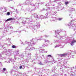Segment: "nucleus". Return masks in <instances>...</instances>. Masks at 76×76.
I'll use <instances>...</instances> for the list:
<instances>
[{
  "mask_svg": "<svg viewBox=\"0 0 76 76\" xmlns=\"http://www.w3.org/2000/svg\"><path fill=\"white\" fill-rule=\"evenodd\" d=\"M58 61H61L58 64V66L61 67L60 69H61L60 72V75L61 76H63V72H64V69H65L66 68H67L68 67L66 66V63L67 62V60H65L64 61H62V59L59 58L58 59ZM62 69V70L61 69Z\"/></svg>",
  "mask_w": 76,
  "mask_h": 76,
  "instance_id": "obj_1",
  "label": "nucleus"
},
{
  "mask_svg": "<svg viewBox=\"0 0 76 76\" xmlns=\"http://www.w3.org/2000/svg\"><path fill=\"white\" fill-rule=\"evenodd\" d=\"M71 18H72V20L71 21L70 23L68 24V27L69 29H73L75 31V32L76 33V26H75V25L74 24L72 23V22H74V21L76 22V19L73 17H71Z\"/></svg>",
  "mask_w": 76,
  "mask_h": 76,
  "instance_id": "obj_2",
  "label": "nucleus"
},
{
  "mask_svg": "<svg viewBox=\"0 0 76 76\" xmlns=\"http://www.w3.org/2000/svg\"><path fill=\"white\" fill-rule=\"evenodd\" d=\"M25 43L27 44V45H28V46L26 48V50H28V51H31V50H34L35 49V48L34 47H32L31 48V46L32 45H32L31 44V42H25Z\"/></svg>",
  "mask_w": 76,
  "mask_h": 76,
  "instance_id": "obj_3",
  "label": "nucleus"
},
{
  "mask_svg": "<svg viewBox=\"0 0 76 76\" xmlns=\"http://www.w3.org/2000/svg\"><path fill=\"white\" fill-rule=\"evenodd\" d=\"M26 21H22V23H23V25H25V24L26 23V22L28 23V24H31L32 23L31 22H32L33 21L32 17H30L29 18H26L25 19Z\"/></svg>",
  "mask_w": 76,
  "mask_h": 76,
  "instance_id": "obj_4",
  "label": "nucleus"
},
{
  "mask_svg": "<svg viewBox=\"0 0 76 76\" xmlns=\"http://www.w3.org/2000/svg\"><path fill=\"white\" fill-rule=\"evenodd\" d=\"M61 32H63V30L60 29V30H58L55 31V35L54 36L55 37H57V35H58L60 38V40L61 39V38H64L65 37L64 36H61L60 35L59 33Z\"/></svg>",
  "mask_w": 76,
  "mask_h": 76,
  "instance_id": "obj_5",
  "label": "nucleus"
},
{
  "mask_svg": "<svg viewBox=\"0 0 76 76\" xmlns=\"http://www.w3.org/2000/svg\"><path fill=\"white\" fill-rule=\"evenodd\" d=\"M42 36L39 39H37V37L35 38V39H32V40H31L30 41H31V44L32 45H35L37 44V42H38V40H39L40 41H41L42 40Z\"/></svg>",
  "mask_w": 76,
  "mask_h": 76,
  "instance_id": "obj_6",
  "label": "nucleus"
},
{
  "mask_svg": "<svg viewBox=\"0 0 76 76\" xmlns=\"http://www.w3.org/2000/svg\"><path fill=\"white\" fill-rule=\"evenodd\" d=\"M32 28L33 30L37 31L38 28H40V24H39V23H37L36 24H35V26L33 25L32 26Z\"/></svg>",
  "mask_w": 76,
  "mask_h": 76,
  "instance_id": "obj_7",
  "label": "nucleus"
},
{
  "mask_svg": "<svg viewBox=\"0 0 76 76\" xmlns=\"http://www.w3.org/2000/svg\"><path fill=\"white\" fill-rule=\"evenodd\" d=\"M51 12H47L46 13V14L45 15V16H46V17H45L43 15H41L39 16V19H45V18H47L48 16H49V15H51Z\"/></svg>",
  "mask_w": 76,
  "mask_h": 76,
  "instance_id": "obj_8",
  "label": "nucleus"
},
{
  "mask_svg": "<svg viewBox=\"0 0 76 76\" xmlns=\"http://www.w3.org/2000/svg\"><path fill=\"white\" fill-rule=\"evenodd\" d=\"M25 5H31V6H34L35 4H33L32 2V0H27L26 1V2L23 3Z\"/></svg>",
  "mask_w": 76,
  "mask_h": 76,
  "instance_id": "obj_9",
  "label": "nucleus"
},
{
  "mask_svg": "<svg viewBox=\"0 0 76 76\" xmlns=\"http://www.w3.org/2000/svg\"><path fill=\"white\" fill-rule=\"evenodd\" d=\"M29 60L30 62H32L33 64H35V59H31L29 58H27L26 59H25L24 61L27 63L29 62Z\"/></svg>",
  "mask_w": 76,
  "mask_h": 76,
  "instance_id": "obj_10",
  "label": "nucleus"
},
{
  "mask_svg": "<svg viewBox=\"0 0 76 76\" xmlns=\"http://www.w3.org/2000/svg\"><path fill=\"white\" fill-rule=\"evenodd\" d=\"M12 50L10 49H8V50L7 49H5L4 50L5 52H7L6 55L7 56H11L12 54Z\"/></svg>",
  "mask_w": 76,
  "mask_h": 76,
  "instance_id": "obj_11",
  "label": "nucleus"
},
{
  "mask_svg": "<svg viewBox=\"0 0 76 76\" xmlns=\"http://www.w3.org/2000/svg\"><path fill=\"white\" fill-rule=\"evenodd\" d=\"M5 59L7 60L6 61L7 62V63H10V61H11V62H12V64H14V62L15 61L16 59H17V58H15V59H13L12 58L10 59L9 58H5Z\"/></svg>",
  "mask_w": 76,
  "mask_h": 76,
  "instance_id": "obj_12",
  "label": "nucleus"
},
{
  "mask_svg": "<svg viewBox=\"0 0 76 76\" xmlns=\"http://www.w3.org/2000/svg\"><path fill=\"white\" fill-rule=\"evenodd\" d=\"M47 4L45 5V6L49 10H51V9H59L60 7H58V6H57L56 7H53V8H50L49 7V5H50V4Z\"/></svg>",
  "mask_w": 76,
  "mask_h": 76,
  "instance_id": "obj_13",
  "label": "nucleus"
},
{
  "mask_svg": "<svg viewBox=\"0 0 76 76\" xmlns=\"http://www.w3.org/2000/svg\"><path fill=\"white\" fill-rule=\"evenodd\" d=\"M3 10H5L3 12H6V11H7V9L6 8V7H0V11H1Z\"/></svg>",
  "mask_w": 76,
  "mask_h": 76,
  "instance_id": "obj_14",
  "label": "nucleus"
},
{
  "mask_svg": "<svg viewBox=\"0 0 76 76\" xmlns=\"http://www.w3.org/2000/svg\"><path fill=\"white\" fill-rule=\"evenodd\" d=\"M25 53V55L26 57H30L32 55V54L28 53L27 51H26Z\"/></svg>",
  "mask_w": 76,
  "mask_h": 76,
  "instance_id": "obj_15",
  "label": "nucleus"
},
{
  "mask_svg": "<svg viewBox=\"0 0 76 76\" xmlns=\"http://www.w3.org/2000/svg\"><path fill=\"white\" fill-rule=\"evenodd\" d=\"M15 20V18H10L7 19V20H5V22H8V21H10V20Z\"/></svg>",
  "mask_w": 76,
  "mask_h": 76,
  "instance_id": "obj_16",
  "label": "nucleus"
},
{
  "mask_svg": "<svg viewBox=\"0 0 76 76\" xmlns=\"http://www.w3.org/2000/svg\"><path fill=\"white\" fill-rule=\"evenodd\" d=\"M67 54L69 55V53L62 54H60L59 55V56H60V57H65V56H67Z\"/></svg>",
  "mask_w": 76,
  "mask_h": 76,
  "instance_id": "obj_17",
  "label": "nucleus"
},
{
  "mask_svg": "<svg viewBox=\"0 0 76 76\" xmlns=\"http://www.w3.org/2000/svg\"><path fill=\"white\" fill-rule=\"evenodd\" d=\"M76 51H70V52L68 53L69 54V55H71V54H76Z\"/></svg>",
  "mask_w": 76,
  "mask_h": 76,
  "instance_id": "obj_18",
  "label": "nucleus"
},
{
  "mask_svg": "<svg viewBox=\"0 0 76 76\" xmlns=\"http://www.w3.org/2000/svg\"><path fill=\"white\" fill-rule=\"evenodd\" d=\"M32 15H33L34 16V17L35 18H37V19H39V16H38V15L37 14H33Z\"/></svg>",
  "mask_w": 76,
  "mask_h": 76,
  "instance_id": "obj_19",
  "label": "nucleus"
},
{
  "mask_svg": "<svg viewBox=\"0 0 76 76\" xmlns=\"http://www.w3.org/2000/svg\"><path fill=\"white\" fill-rule=\"evenodd\" d=\"M75 42H76V41L74 40V39H73L70 43L71 45L72 46H73V45H74V43H75Z\"/></svg>",
  "mask_w": 76,
  "mask_h": 76,
  "instance_id": "obj_20",
  "label": "nucleus"
},
{
  "mask_svg": "<svg viewBox=\"0 0 76 76\" xmlns=\"http://www.w3.org/2000/svg\"><path fill=\"white\" fill-rule=\"evenodd\" d=\"M40 53H47V51H46V52H45V50L44 49H41L39 51Z\"/></svg>",
  "mask_w": 76,
  "mask_h": 76,
  "instance_id": "obj_21",
  "label": "nucleus"
},
{
  "mask_svg": "<svg viewBox=\"0 0 76 76\" xmlns=\"http://www.w3.org/2000/svg\"><path fill=\"white\" fill-rule=\"evenodd\" d=\"M4 54V52H2L1 53L0 55V60H3V58L2 57V54Z\"/></svg>",
  "mask_w": 76,
  "mask_h": 76,
  "instance_id": "obj_22",
  "label": "nucleus"
},
{
  "mask_svg": "<svg viewBox=\"0 0 76 76\" xmlns=\"http://www.w3.org/2000/svg\"><path fill=\"white\" fill-rule=\"evenodd\" d=\"M19 57H20V58H23L24 57V54L22 53L21 54L19 55Z\"/></svg>",
  "mask_w": 76,
  "mask_h": 76,
  "instance_id": "obj_23",
  "label": "nucleus"
},
{
  "mask_svg": "<svg viewBox=\"0 0 76 76\" xmlns=\"http://www.w3.org/2000/svg\"><path fill=\"white\" fill-rule=\"evenodd\" d=\"M57 69V67L56 66H54L53 67L52 69V71L53 72H55L56 71V69Z\"/></svg>",
  "mask_w": 76,
  "mask_h": 76,
  "instance_id": "obj_24",
  "label": "nucleus"
},
{
  "mask_svg": "<svg viewBox=\"0 0 76 76\" xmlns=\"http://www.w3.org/2000/svg\"><path fill=\"white\" fill-rule=\"evenodd\" d=\"M54 43H56V42H58V43H59V44H61V43H62V42L58 40H54Z\"/></svg>",
  "mask_w": 76,
  "mask_h": 76,
  "instance_id": "obj_25",
  "label": "nucleus"
},
{
  "mask_svg": "<svg viewBox=\"0 0 76 76\" xmlns=\"http://www.w3.org/2000/svg\"><path fill=\"white\" fill-rule=\"evenodd\" d=\"M19 50H18L16 52H15V53L14 55H15V56H17L18 54H19Z\"/></svg>",
  "mask_w": 76,
  "mask_h": 76,
  "instance_id": "obj_26",
  "label": "nucleus"
},
{
  "mask_svg": "<svg viewBox=\"0 0 76 76\" xmlns=\"http://www.w3.org/2000/svg\"><path fill=\"white\" fill-rule=\"evenodd\" d=\"M35 10V9H34L33 10H32L31 8H29V7H28L27 9V10H28L29 12H31V11H32V10Z\"/></svg>",
  "mask_w": 76,
  "mask_h": 76,
  "instance_id": "obj_27",
  "label": "nucleus"
},
{
  "mask_svg": "<svg viewBox=\"0 0 76 76\" xmlns=\"http://www.w3.org/2000/svg\"><path fill=\"white\" fill-rule=\"evenodd\" d=\"M35 5H36V7H35V9H38V7H39V4H36Z\"/></svg>",
  "mask_w": 76,
  "mask_h": 76,
  "instance_id": "obj_28",
  "label": "nucleus"
},
{
  "mask_svg": "<svg viewBox=\"0 0 76 76\" xmlns=\"http://www.w3.org/2000/svg\"><path fill=\"white\" fill-rule=\"evenodd\" d=\"M39 57H40L41 58H44V56L42 55H39V56H38Z\"/></svg>",
  "mask_w": 76,
  "mask_h": 76,
  "instance_id": "obj_29",
  "label": "nucleus"
},
{
  "mask_svg": "<svg viewBox=\"0 0 76 76\" xmlns=\"http://www.w3.org/2000/svg\"><path fill=\"white\" fill-rule=\"evenodd\" d=\"M42 72H44L45 73H46L47 71H48V69H43L42 70Z\"/></svg>",
  "mask_w": 76,
  "mask_h": 76,
  "instance_id": "obj_30",
  "label": "nucleus"
},
{
  "mask_svg": "<svg viewBox=\"0 0 76 76\" xmlns=\"http://www.w3.org/2000/svg\"><path fill=\"white\" fill-rule=\"evenodd\" d=\"M34 55H35V56H34L35 57H37V58H36V59L38 60V57H39L38 56H38V54L37 53H35L34 54Z\"/></svg>",
  "mask_w": 76,
  "mask_h": 76,
  "instance_id": "obj_31",
  "label": "nucleus"
},
{
  "mask_svg": "<svg viewBox=\"0 0 76 76\" xmlns=\"http://www.w3.org/2000/svg\"><path fill=\"white\" fill-rule=\"evenodd\" d=\"M60 46H61V45L59 44V45H57L56 46H55V48H56V47H60Z\"/></svg>",
  "mask_w": 76,
  "mask_h": 76,
  "instance_id": "obj_32",
  "label": "nucleus"
},
{
  "mask_svg": "<svg viewBox=\"0 0 76 76\" xmlns=\"http://www.w3.org/2000/svg\"><path fill=\"white\" fill-rule=\"evenodd\" d=\"M55 4L53 2L51 3H50V6H54Z\"/></svg>",
  "mask_w": 76,
  "mask_h": 76,
  "instance_id": "obj_33",
  "label": "nucleus"
},
{
  "mask_svg": "<svg viewBox=\"0 0 76 76\" xmlns=\"http://www.w3.org/2000/svg\"><path fill=\"white\" fill-rule=\"evenodd\" d=\"M23 67L24 68H25V66H20V69H23Z\"/></svg>",
  "mask_w": 76,
  "mask_h": 76,
  "instance_id": "obj_34",
  "label": "nucleus"
},
{
  "mask_svg": "<svg viewBox=\"0 0 76 76\" xmlns=\"http://www.w3.org/2000/svg\"><path fill=\"white\" fill-rule=\"evenodd\" d=\"M50 21V22H53L54 20L53 19V17H52L51 18Z\"/></svg>",
  "mask_w": 76,
  "mask_h": 76,
  "instance_id": "obj_35",
  "label": "nucleus"
},
{
  "mask_svg": "<svg viewBox=\"0 0 76 76\" xmlns=\"http://www.w3.org/2000/svg\"><path fill=\"white\" fill-rule=\"evenodd\" d=\"M13 69H17V70L19 69L18 68V67H16L15 68V66H14L13 67Z\"/></svg>",
  "mask_w": 76,
  "mask_h": 76,
  "instance_id": "obj_36",
  "label": "nucleus"
},
{
  "mask_svg": "<svg viewBox=\"0 0 76 76\" xmlns=\"http://www.w3.org/2000/svg\"><path fill=\"white\" fill-rule=\"evenodd\" d=\"M39 64H40V65H44V64H43L42 63V62L39 61Z\"/></svg>",
  "mask_w": 76,
  "mask_h": 76,
  "instance_id": "obj_37",
  "label": "nucleus"
},
{
  "mask_svg": "<svg viewBox=\"0 0 76 76\" xmlns=\"http://www.w3.org/2000/svg\"><path fill=\"white\" fill-rule=\"evenodd\" d=\"M56 13H57V12H52L53 15H55V14H56Z\"/></svg>",
  "mask_w": 76,
  "mask_h": 76,
  "instance_id": "obj_38",
  "label": "nucleus"
},
{
  "mask_svg": "<svg viewBox=\"0 0 76 76\" xmlns=\"http://www.w3.org/2000/svg\"><path fill=\"white\" fill-rule=\"evenodd\" d=\"M12 48H16V46L15 45H12Z\"/></svg>",
  "mask_w": 76,
  "mask_h": 76,
  "instance_id": "obj_39",
  "label": "nucleus"
},
{
  "mask_svg": "<svg viewBox=\"0 0 76 76\" xmlns=\"http://www.w3.org/2000/svg\"><path fill=\"white\" fill-rule=\"evenodd\" d=\"M3 48V46H1V43H0V50H1V48Z\"/></svg>",
  "mask_w": 76,
  "mask_h": 76,
  "instance_id": "obj_40",
  "label": "nucleus"
},
{
  "mask_svg": "<svg viewBox=\"0 0 76 76\" xmlns=\"http://www.w3.org/2000/svg\"><path fill=\"white\" fill-rule=\"evenodd\" d=\"M71 9L72 10H70V11H75V10H76V9L75 8H72Z\"/></svg>",
  "mask_w": 76,
  "mask_h": 76,
  "instance_id": "obj_41",
  "label": "nucleus"
},
{
  "mask_svg": "<svg viewBox=\"0 0 76 76\" xmlns=\"http://www.w3.org/2000/svg\"><path fill=\"white\" fill-rule=\"evenodd\" d=\"M63 19V18H59L58 19V20L59 21Z\"/></svg>",
  "mask_w": 76,
  "mask_h": 76,
  "instance_id": "obj_42",
  "label": "nucleus"
},
{
  "mask_svg": "<svg viewBox=\"0 0 76 76\" xmlns=\"http://www.w3.org/2000/svg\"><path fill=\"white\" fill-rule=\"evenodd\" d=\"M45 42H50V41L49 40H47L46 39H45Z\"/></svg>",
  "mask_w": 76,
  "mask_h": 76,
  "instance_id": "obj_43",
  "label": "nucleus"
},
{
  "mask_svg": "<svg viewBox=\"0 0 76 76\" xmlns=\"http://www.w3.org/2000/svg\"><path fill=\"white\" fill-rule=\"evenodd\" d=\"M53 19L54 21H56V20L57 19V18L56 17H53Z\"/></svg>",
  "mask_w": 76,
  "mask_h": 76,
  "instance_id": "obj_44",
  "label": "nucleus"
},
{
  "mask_svg": "<svg viewBox=\"0 0 76 76\" xmlns=\"http://www.w3.org/2000/svg\"><path fill=\"white\" fill-rule=\"evenodd\" d=\"M66 68H68V69H70V70H73V68L72 67V68H70L69 67H68Z\"/></svg>",
  "mask_w": 76,
  "mask_h": 76,
  "instance_id": "obj_45",
  "label": "nucleus"
},
{
  "mask_svg": "<svg viewBox=\"0 0 76 76\" xmlns=\"http://www.w3.org/2000/svg\"><path fill=\"white\" fill-rule=\"evenodd\" d=\"M48 57H52V56H51V55H48L46 57L47 58Z\"/></svg>",
  "mask_w": 76,
  "mask_h": 76,
  "instance_id": "obj_46",
  "label": "nucleus"
},
{
  "mask_svg": "<svg viewBox=\"0 0 76 76\" xmlns=\"http://www.w3.org/2000/svg\"><path fill=\"white\" fill-rule=\"evenodd\" d=\"M65 4H66V5H67V4H69V2L66 1V2L65 3Z\"/></svg>",
  "mask_w": 76,
  "mask_h": 76,
  "instance_id": "obj_47",
  "label": "nucleus"
},
{
  "mask_svg": "<svg viewBox=\"0 0 76 76\" xmlns=\"http://www.w3.org/2000/svg\"><path fill=\"white\" fill-rule=\"evenodd\" d=\"M6 70V68H3V71H5Z\"/></svg>",
  "mask_w": 76,
  "mask_h": 76,
  "instance_id": "obj_48",
  "label": "nucleus"
},
{
  "mask_svg": "<svg viewBox=\"0 0 76 76\" xmlns=\"http://www.w3.org/2000/svg\"><path fill=\"white\" fill-rule=\"evenodd\" d=\"M46 46V47H47V45H42V46L44 47H45Z\"/></svg>",
  "mask_w": 76,
  "mask_h": 76,
  "instance_id": "obj_49",
  "label": "nucleus"
},
{
  "mask_svg": "<svg viewBox=\"0 0 76 76\" xmlns=\"http://www.w3.org/2000/svg\"><path fill=\"white\" fill-rule=\"evenodd\" d=\"M23 3L22 4H19L18 6H21V5H22V4H23Z\"/></svg>",
  "mask_w": 76,
  "mask_h": 76,
  "instance_id": "obj_50",
  "label": "nucleus"
},
{
  "mask_svg": "<svg viewBox=\"0 0 76 76\" xmlns=\"http://www.w3.org/2000/svg\"><path fill=\"white\" fill-rule=\"evenodd\" d=\"M6 39L7 41H9L10 40V39Z\"/></svg>",
  "mask_w": 76,
  "mask_h": 76,
  "instance_id": "obj_51",
  "label": "nucleus"
},
{
  "mask_svg": "<svg viewBox=\"0 0 76 76\" xmlns=\"http://www.w3.org/2000/svg\"><path fill=\"white\" fill-rule=\"evenodd\" d=\"M72 69H76V66L74 67H72ZM75 71L76 72V70H75Z\"/></svg>",
  "mask_w": 76,
  "mask_h": 76,
  "instance_id": "obj_52",
  "label": "nucleus"
},
{
  "mask_svg": "<svg viewBox=\"0 0 76 76\" xmlns=\"http://www.w3.org/2000/svg\"><path fill=\"white\" fill-rule=\"evenodd\" d=\"M44 2H40L39 3V4H44Z\"/></svg>",
  "mask_w": 76,
  "mask_h": 76,
  "instance_id": "obj_53",
  "label": "nucleus"
},
{
  "mask_svg": "<svg viewBox=\"0 0 76 76\" xmlns=\"http://www.w3.org/2000/svg\"><path fill=\"white\" fill-rule=\"evenodd\" d=\"M7 15H10V12H7Z\"/></svg>",
  "mask_w": 76,
  "mask_h": 76,
  "instance_id": "obj_54",
  "label": "nucleus"
},
{
  "mask_svg": "<svg viewBox=\"0 0 76 76\" xmlns=\"http://www.w3.org/2000/svg\"><path fill=\"white\" fill-rule=\"evenodd\" d=\"M0 65L1 66H3V64L1 62H0Z\"/></svg>",
  "mask_w": 76,
  "mask_h": 76,
  "instance_id": "obj_55",
  "label": "nucleus"
},
{
  "mask_svg": "<svg viewBox=\"0 0 76 76\" xmlns=\"http://www.w3.org/2000/svg\"><path fill=\"white\" fill-rule=\"evenodd\" d=\"M15 12H16V13H18V10H17V9H16Z\"/></svg>",
  "mask_w": 76,
  "mask_h": 76,
  "instance_id": "obj_56",
  "label": "nucleus"
},
{
  "mask_svg": "<svg viewBox=\"0 0 76 76\" xmlns=\"http://www.w3.org/2000/svg\"><path fill=\"white\" fill-rule=\"evenodd\" d=\"M44 36L45 37H48V35H45Z\"/></svg>",
  "mask_w": 76,
  "mask_h": 76,
  "instance_id": "obj_57",
  "label": "nucleus"
},
{
  "mask_svg": "<svg viewBox=\"0 0 76 76\" xmlns=\"http://www.w3.org/2000/svg\"><path fill=\"white\" fill-rule=\"evenodd\" d=\"M13 1V0H8L7 1H8V2H10V1Z\"/></svg>",
  "mask_w": 76,
  "mask_h": 76,
  "instance_id": "obj_58",
  "label": "nucleus"
},
{
  "mask_svg": "<svg viewBox=\"0 0 76 76\" xmlns=\"http://www.w3.org/2000/svg\"><path fill=\"white\" fill-rule=\"evenodd\" d=\"M25 27H26V28H28V26L25 25Z\"/></svg>",
  "mask_w": 76,
  "mask_h": 76,
  "instance_id": "obj_59",
  "label": "nucleus"
},
{
  "mask_svg": "<svg viewBox=\"0 0 76 76\" xmlns=\"http://www.w3.org/2000/svg\"><path fill=\"white\" fill-rule=\"evenodd\" d=\"M4 73H5V74H6V73H7V71H6L4 72Z\"/></svg>",
  "mask_w": 76,
  "mask_h": 76,
  "instance_id": "obj_60",
  "label": "nucleus"
},
{
  "mask_svg": "<svg viewBox=\"0 0 76 76\" xmlns=\"http://www.w3.org/2000/svg\"><path fill=\"white\" fill-rule=\"evenodd\" d=\"M23 7H22L21 10H23Z\"/></svg>",
  "mask_w": 76,
  "mask_h": 76,
  "instance_id": "obj_61",
  "label": "nucleus"
},
{
  "mask_svg": "<svg viewBox=\"0 0 76 76\" xmlns=\"http://www.w3.org/2000/svg\"><path fill=\"white\" fill-rule=\"evenodd\" d=\"M45 63H48V61H45Z\"/></svg>",
  "mask_w": 76,
  "mask_h": 76,
  "instance_id": "obj_62",
  "label": "nucleus"
},
{
  "mask_svg": "<svg viewBox=\"0 0 76 76\" xmlns=\"http://www.w3.org/2000/svg\"><path fill=\"white\" fill-rule=\"evenodd\" d=\"M10 29H13V27H12L11 26L10 27Z\"/></svg>",
  "mask_w": 76,
  "mask_h": 76,
  "instance_id": "obj_63",
  "label": "nucleus"
},
{
  "mask_svg": "<svg viewBox=\"0 0 76 76\" xmlns=\"http://www.w3.org/2000/svg\"><path fill=\"white\" fill-rule=\"evenodd\" d=\"M34 69L35 70H37V68L36 67L34 68Z\"/></svg>",
  "mask_w": 76,
  "mask_h": 76,
  "instance_id": "obj_64",
  "label": "nucleus"
}]
</instances>
